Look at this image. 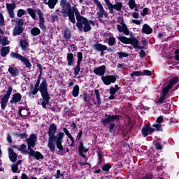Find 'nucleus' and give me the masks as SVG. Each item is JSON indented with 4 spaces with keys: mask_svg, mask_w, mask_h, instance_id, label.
Returning <instances> with one entry per match:
<instances>
[{
    "mask_svg": "<svg viewBox=\"0 0 179 179\" xmlns=\"http://www.w3.org/2000/svg\"><path fill=\"white\" fill-rule=\"evenodd\" d=\"M57 134V126L55 124L52 123L50 124L48 131V147L49 148L50 152H55V143L56 148L59 150L57 155H64V145L62 143L64 142V138L65 137V134L64 132H59L57 136L55 135Z\"/></svg>",
    "mask_w": 179,
    "mask_h": 179,
    "instance_id": "1",
    "label": "nucleus"
},
{
    "mask_svg": "<svg viewBox=\"0 0 179 179\" xmlns=\"http://www.w3.org/2000/svg\"><path fill=\"white\" fill-rule=\"evenodd\" d=\"M70 0H61L60 1V6L62 7L61 13H62L63 17H68L71 22V23H76V20L78 22V19H82V15H80V13H79V10L76 8V6L71 7ZM75 15L76 18L75 19Z\"/></svg>",
    "mask_w": 179,
    "mask_h": 179,
    "instance_id": "2",
    "label": "nucleus"
},
{
    "mask_svg": "<svg viewBox=\"0 0 179 179\" xmlns=\"http://www.w3.org/2000/svg\"><path fill=\"white\" fill-rule=\"evenodd\" d=\"M37 135L35 134H31L29 138H27V150H25L26 153L29 154V159L30 157H34L36 160L44 159V155L39 151H35L34 148H36V143H37Z\"/></svg>",
    "mask_w": 179,
    "mask_h": 179,
    "instance_id": "3",
    "label": "nucleus"
},
{
    "mask_svg": "<svg viewBox=\"0 0 179 179\" xmlns=\"http://www.w3.org/2000/svg\"><path fill=\"white\" fill-rule=\"evenodd\" d=\"M121 118V115H111V114H105V118L101 120V122L103 127L109 126L108 131L110 134L115 129V122H120Z\"/></svg>",
    "mask_w": 179,
    "mask_h": 179,
    "instance_id": "4",
    "label": "nucleus"
},
{
    "mask_svg": "<svg viewBox=\"0 0 179 179\" xmlns=\"http://www.w3.org/2000/svg\"><path fill=\"white\" fill-rule=\"evenodd\" d=\"M27 12L29 15H30L31 17L34 20H38V19L36 18V13L39 16V22L38 26L43 31H45L47 30V27H45V19H44V14L40 8L33 9V8H28Z\"/></svg>",
    "mask_w": 179,
    "mask_h": 179,
    "instance_id": "5",
    "label": "nucleus"
},
{
    "mask_svg": "<svg viewBox=\"0 0 179 179\" xmlns=\"http://www.w3.org/2000/svg\"><path fill=\"white\" fill-rule=\"evenodd\" d=\"M30 92L28 93L29 97H31V96H36L38 92H40L41 95V92H46V93L48 92V84H47V79L43 78L41 83L39 84H35L33 85V84L30 85Z\"/></svg>",
    "mask_w": 179,
    "mask_h": 179,
    "instance_id": "6",
    "label": "nucleus"
},
{
    "mask_svg": "<svg viewBox=\"0 0 179 179\" xmlns=\"http://www.w3.org/2000/svg\"><path fill=\"white\" fill-rule=\"evenodd\" d=\"M119 41H121L123 44H131L134 50H143L145 49V46L139 45V41L134 37V36L131 34L130 38H127L126 36H119Z\"/></svg>",
    "mask_w": 179,
    "mask_h": 179,
    "instance_id": "7",
    "label": "nucleus"
},
{
    "mask_svg": "<svg viewBox=\"0 0 179 179\" xmlns=\"http://www.w3.org/2000/svg\"><path fill=\"white\" fill-rule=\"evenodd\" d=\"M76 27H78L80 31H85L87 33V31H90L92 30V26L89 23V20L85 17H81V19H78V22H76Z\"/></svg>",
    "mask_w": 179,
    "mask_h": 179,
    "instance_id": "8",
    "label": "nucleus"
},
{
    "mask_svg": "<svg viewBox=\"0 0 179 179\" xmlns=\"http://www.w3.org/2000/svg\"><path fill=\"white\" fill-rule=\"evenodd\" d=\"M10 57L13 59H18L19 61H21V62H23L26 68H31V63H30V60H29V59H27L24 56L21 55L18 52H11L10 53Z\"/></svg>",
    "mask_w": 179,
    "mask_h": 179,
    "instance_id": "9",
    "label": "nucleus"
},
{
    "mask_svg": "<svg viewBox=\"0 0 179 179\" xmlns=\"http://www.w3.org/2000/svg\"><path fill=\"white\" fill-rule=\"evenodd\" d=\"M117 23H120V24L122 25H117V29L119 33H123L125 36H129V29H128V27H127V24L124 22V17L119 16L117 17Z\"/></svg>",
    "mask_w": 179,
    "mask_h": 179,
    "instance_id": "10",
    "label": "nucleus"
},
{
    "mask_svg": "<svg viewBox=\"0 0 179 179\" xmlns=\"http://www.w3.org/2000/svg\"><path fill=\"white\" fill-rule=\"evenodd\" d=\"M13 90V88H12V86H9L8 87L6 94L1 99V110H5V108H6V106H8V102L9 101V99L10 98V95L12 94Z\"/></svg>",
    "mask_w": 179,
    "mask_h": 179,
    "instance_id": "11",
    "label": "nucleus"
},
{
    "mask_svg": "<svg viewBox=\"0 0 179 179\" xmlns=\"http://www.w3.org/2000/svg\"><path fill=\"white\" fill-rule=\"evenodd\" d=\"M117 75H108L101 77V80L106 86H110V83H115L117 82Z\"/></svg>",
    "mask_w": 179,
    "mask_h": 179,
    "instance_id": "12",
    "label": "nucleus"
},
{
    "mask_svg": "<svg viewBox=\"0 0 179 179\" xmlns=\"http://www.w3.org/2000/svg\"><path fill=\"white\" fill-rule=\"evenodd\" d=\"M77 64L74 67V75L75 76H78L79 75V72H80V64L83 61V53L81 52H78L77 53Z\"/></svg>",
    "mask_w": 179,
    "mask_h": 179,
    "instance_id": "13",
    "label": "nucleus"
},
{
    "mask_svg": "<svg viewBox=\"0 0 179 179\" xmlns=\"http://www.w3.org/2000/svg\"><path fill=\"white\" fill-rule=\"evenodd\" d=\"M155 131V129L150 127V125L145 124L142 127L141 134L144 138H146L148 135H152Z\"/></svg>",
    "mask_w": 179,
    "mask_h": 179,
    "instance_id": "14",
    "label": "nucleus"
},
{
    "mask_svg": "<svg viewBox=\"0 0 179 179\" xmlns=\"http://www.w3.org/2000/svg\"><path fill=\"white\" fill-rule=\"evenodd\" d=\"M41 96L43 99V101L41 103L43 108H45L47 105L50 104V100H51V97H50V94L46 92H41Z\"/></svg>",
    "mask_w": 179,
    "mask_h": 179,
    "instance_id": "15",
    "label": "nucleus"
},
{
    "mask_svg": "<svg viewBox=\"0 0 179 179\" xmlns=\"http://www.w3.org/2000/svg\"><path fill=\"white\" fill-rule=\"evenodd\" d=\"M8 13L11 19H15V8H16V3H6V4Z\"/></svg>",
    "mask_w": 179,
    "mask_h": 179,
    "instance_id": "16",
    "label": "nucleus"
},
{
    "mask_svg": "<svg viewBox=\"0 0 179 179\" xmlns=\"http://www.w3.org/2000/svg\"><path fill=\"white\" fill-rule=\"evenodd\" d=\"M89 152V148H85V145H83V142H80L78 145V155L83 159H86V155L84 153H87Z\"/></svg>",
    "mask_w": 179,
    "mask_h": 179,
    "instance_id": "17",
    "label": "nucleus"
},
{
    "mask_svg": "<svg viewBox=\"0 0 179 179\" xmlns=\"http://www.w3.org/2000/svg\"><path fill=\"white\" fill-rule=\"evenodd\" d=\"M18 115L20 117H29L30 115V110L24 106H20L18 109Z\"/></svg>",
    "mask_w": 179,
    "mask_h": 179,
    "instance_id": "18",
    "label": "nucleus"
},
{
    "mask_svg": "<svg viewBox=\"0 0 179 179\" xmlns=\"http://www.w3.org/2000/svg\"><path fill=\"white\" fill-rule=\"evenodd\" d=\"M93 72L97 76H101V78H103V76H104L106 74V66L102 65L99 67H96L94 69Z\"/></svg>",
    "mask_w": 179,
    "mask_h": 179,
    "instance_id": "19",
    "label": "nucleus"
},
{
    "mask_svg": "<svg viewBox=\"0 0 179 179\" xmlns=\"http://www.w3.org/2000/svg\"><path fill=\"white\" fill-rule=\"evenodd\" d=\"M22 101V94L19 92H16L13 94L12 99L10 101V104H16V103H19Z\"/></svg>",
    "mask_w": 179,
    "mask_h": 179,
    "instance_id": "20",
    "label": "nucleus"
},
{
    "mask_svg": "<svg viewBox=\"0 0 179 179\" xmlns=\"http://www.w3.org/2000/svg\"><path fill=\"white\" fill-rule=\"evenodd\" d=\"M67 65L69 66H73L75 65V57L73 56V53L69 52L67 53Z\"/></svg>",
    "mask_w": 179,
    "mask_h": 179,
    "instance_id": "21",
    "label": "nucleus"
},
{
    "mask_svg": "<svg viewBox=\"0 0 179 179\" xmlns=\"http://www.w3.org/2000/svg\"><path fill=\"white\" fill-rule=\"evenodd\" d=\"M8 156L10 162L15 163L17 160V154L13 151V148H8Z\"/></svg>",
    "mask_w": 179,
    "mask_h": 179,
    "instance_id": "22",
    "label": "nucleus"
},
{
    "mask_svg": "<svg viewBox=\"0 0 179 179\" xmlns=\"http://www.w3.org/2000/svg\"><path fill=\"white\" fill-rule=\"evenodd\" d=\"M8 71L14 78L19 76V73H20V70L17 67H9Z\"/></svg>",
    "mask_w": 179,
    "mask_h": 179,
    "instance_id": "23",
    "label": "nucleus"
},
{
    "mask_svg": "<svg viewBox=\"0 0 179 179\" xmlns=\"http://www.w3.org/2000/svg\"><path fill=\"white\" fill-rule=\"evenodd\" d=\"M93 47L96 51H98V52L101 51H107V45H103L101 43H95L94 44Z\"/></svg>",
    "mask_w": 179,
    "mask_h": 179,
    "instance_id": "24",
    "label": "nucleus"
},
{
    "mask_svg": "<svg viewBox=\"0 0 179 179\" xmlns=\"http://www.w3.org/2000/svg\"><path fill=\"white\" fill-rule=\"evenodd\" d=\"M23 31H24V28H23V27L15 26L13 29V36L14 37H16V36H20Z\"/></svg>",
    "mask_w": 179,
    "mask_h": 179,
    "instance_id": "25",
    "label": "nucleus"
},
{
    "mask_svg": "<svg viewBox=\"0 0 179 179\" xmlns=\"http://www.w3.org/2000/svg\"><path fill=\"white\" fill-rule=\"evenodd\" d=\"M99 20H101L103 17H108V14L104 10V8H100L99 12L96 13Z\"/></svg>",
    "mask_w": 179,
    "mask_h": 179,
    "instance_id": "26",
    "label": "nucleus"
},
{
    "mask_svg": "<svg viewBox=\"0 0 179 179\" xmlns=\"http://www.w3.org/2000/svg\"><path fill=\"white\" fill-rule=\"evenodd\" d=\"M20 45L22 51H29V42L24 39L20 40Z\"/></svg>",
    "mask_w": 179,
    "mask_h": 179,
    "instance_id": "27",
    "label": "nucleus"
},
{
    "mask_svg": "<svg viewBox=\"0 0 179 179\" xmlns=\"http://www.w3.org/2000/svg\"><path fill=\"white\" fill-rule=\"evenodd\" d=\"M142 33L144 34H152L153 29L148 24H144L142 28Z\"/></svg>",
    "mask_w": 179,
    "mask_h": 179,
    "instance_id": "28",
    "label": "nucleus"
},
{
    "mask_svg": "<svg viewBox=\"0 0 179 179\" xmlns=\"http://www.w3.org/2000/svg\"><path fill=\"white\" fill-rule=\"evenodd\" d=\"M73 110H69V108L64 107L63 110V117L66 118V117H73L75 114L73 113Z\"/></svg>",
    "mask_w": 179,
    "mask_h": 179,
    "instance_id": "29",
    "label": "nucleus"
},
{
    "mask_svg": "<svg viewBox=\"0 0 179 179\" xmlns=\"http://www.w3.org/2000/svg\"><path fill=\"white\" fill-rule=\"evenodd\" d=\"M45 5H48L50 9H54L55 5L58 3V0H43Z\"/></svg>",
    "mask_w": 179,
    "mask_h": 179,
    "instance_id": "30",
    "label": "nucleus"
},
{
    "mask_svg": "<svg viewBox=\"0 0 179 179\" xmlns=\"http://www.w3.org/2000/svg\"><path fill=\"white\" fill-rule=\"evenodd\" d=\"M0 51L1 57H5L8 55V54H9V52H10V47H2Z\"/></svg>",
    "mask_w": 179,
    "mask_h": 179,
    "instance_id": "31",
    "label": "nucleus"
},
{
    "mask_svg": "<svg viewBox=\"0 0 179 179\" xmlns=\"http://www.w3.org/2000/svg\"><path fill=\"white\" fill-rule=\"evenodd\" d=\"M94 93L96 99V106L97 107H100V106H101V98H100V91L97 89H95Z\"/></svg>",
    "mask_w": 179,
    "mask_h": 179,
    "instance_id": "32",
    "label": "nucleus"
},
{
    "mask_svg": "<svg viewBox=\"0 0 179 179\" xmlns=\"http://www.w3.org/2000/svg\"><path fill=\"white\" fill-rule=\"evenodd\" d=\"M179 78L178 76H175L172 79H171L169 82L168 86L171 89L174 86V85H177L178 83Z\"/></svg>",
    "mask_w": 179,
    "mask_h": 179,
    "instance_id": "33",
    "label": "nucleus"
},
{
    "mask_svg": "<svg viewBox=\"0 0 179 179\" xmlns=\"http://www.w3.org/2000/svg\"><path fill=\"white\" fill-rule=\"evenodd\" d=\"M64 38L65 40H71L72 34H71V29L69 28H65L64 30Z\"/></svg>",
    "mask_w": 179,
    "mask_h": 179,
    "instance_id": "34",
    "label": "nucleus"
},
{
    "mask_svg": "<svg viewBox=\"0 0 179 179\" xmlns=\"http://www.w3.org/2000/svg\"><path fill=\"white\" fill-rule=\"evenodd\" d=\"M41 34V31L38 27H34L31 29V34H32L34 37L40 36Z\"/></svg>",
    "mask_w": 179,
    "mask_h": 179,
    "instance_id": "35",
    "label": "nucleus"
},
{
    "mask_svg": "<svg viewBox=\"0 0 179 179\" xmlns=\"http://www.w3.org/2000/svg\"><path fill=\"white\" fill-rule=\"evenodd\" d=\"M120 89H121V87H120L118 85H115V87H111L109 89V93L110 94H115V93H117Z\"/></svg>",
    "mask_w": 179,
    "mask_h": 179,
    "instance_id": "36",
    "label": "nucleus"
},
{
    "mask_svg": "<svg viewBox=\"0 0 179 179\" xmlns=\"http://www.w3.org/2000/svg\"><path fill=\"white\" fill-rule=\"evenodd\" d=\"M72 96L73 97H78L79 96V85H76L73 87V91H72Z\"/></svg>",
    "mask_w": 179,
    "mask_h": 179,
    "instance_id": "37",
    "label": "nucleus"
},
{
    "mask_svg": "<svg viewBox=\"0 0 179 179\" xmlns=\"http://www.w3.org/2000/svg\"><path fill=\"white\" fill-rule=\"evenodd\" d=\"M112 7L117 12H120L121 9H122V2H117L114 5L112 4Z\"/></svg>",
    "mask_w": 179,
    "mask_h": 179,
    "instance_id": "38",
    "label": "nucleus"
},
{
    "mask_svg": "<svg viewBox=\"0 0 179 179\" xmlns=\"http://www.w3.org/2000/svg\"><path fill=\"white\" fill-rule=\"evenodd\" d=\"M101 151L97 152V156H98V162L97 166H101L103 164V162H104L105 159H103V156L101 155Z\"/></svg>",
    "mask_w": 179,
    "mask_h": 179,
    "instance_id": "39",
    "label": "nucleus"
},
{
    "mask_svg": "<svg viewBox=\"0 0 179 179\" xmlns=\"http://www.w3.org/2000/svg\"><path fill=\"white\" fill-rule=\"evenodd\" d=\"M15 136H17V138H20V139H26V142H27V139H29L26 133H17Z\"/></svg>",
    "mask_w": 179,
    "mask_h": 179,
    "instance_id": "40",
    "label": "nucleus"
},
{
    "mask_svg": "<svg viewBox=\"0 0 179 179\" xmlns=\"http://www.w3.org/2000/svg\"><path fill=\"white\" fill-rule=\"evenodd\" d=\"M110 169H111V165L110 164H105L102 166V170L104 173H109Z\"/></svg>",
    "mask_w": 179,
    "mask_h": 179,
    "instance_id": "41",
    "label": "nucleus"
},
{
    "mask_svg": "<svg viewBox=\"0 0 179 179\" xmlns=\"http://www.w3.org/2000/svg\"><path fill=\"white\" fill-rule=\"evenodd\" d=\"M153 128H155L156 131L158 132H162L163 131V126H162V124H154L152 125Z\"/></svg>",
    "mask_w": 179,
    "mask_h": 179,
    "instance_id": "42",
    "label": "nucleus"
},
{
    "mask_svg": "<svg viewBox=\"0 0 179 179\" xmlns=\"http://www.w3.org/2000/svg\"><path fill=\"white\" fill-rule=\"evenodd\" d=\"M37 68H38L40 72V74L38 75L37 80H41V75H43V66L37 63Z\"/></svg>",
    "mask_w": 179,
    "mask_h": 179,
    "instance_id": "43",
    "label": "nucleus"
},
{
    "mask_svg": "<svg viewBox=\"0 0 179 179\" xmlns=\"http://www.w3.org/2000/svg\"><path fill=\"white\" fill-rule=\"evenodd\" d=\"M117 55L119 56L120 59H122L123 58H127L129 57L128 53H125L124 52H118Z\"/></svg>",
    "mask_w": 179,
    "mask_h": 179,
    "instance_id": "44",
    "label": "nucleus"
},
{
    "mask_svg": "<svg viewBox=\"0 0 179 179\" xmlns=\"http://www.w3.org/2000/svg\"><path fill=\"white\" fill-rule=\"evenodd\" d=\"M115 44V38L114 36H110L108 39V45L113 47Z\"/></svg>",
    "mask_w": 179,
    "mask_h": 179,
    "instance_id": "45",
    "label": "nucleus"
},
{
    "mask_svg": "<svg viewBox=\"0 0 179 179\" xmlns=\"http://www.w3.org/2000/svg\"><path fill=\"white\" fill-rule=\"evenodd\" d=\"M26 15V10L20 8L17 10V17H22V16H24Z\"/></svg>",
    "mask_w": 179,
    "mask_h": 179,
    "instance_id": "46",
    "label": "nucleus"
},
{
    "mask_svg": "<svg viewBox=\"0 0 179 179\" xmlns=\"http://www.w3.org/2000/svg\"><path fill=\"white\" fill-rule=\"evenodd\" d=\"M136 3L135 2V0H131L129 1V6L130 9L134 10L135 8H136Z\"/></svg>",
    "mask_w": 179,
    "mask_h": 179,
    "instance_id": "47",
    "label": "nucleus"
},
{
    "mask_svg": "<svg viewBox=\"0 0 179 179\" xmlns=\"http://www.w3.org/2000/svg\"><path fill=\"white\" fill-rule=\"evenodd\" d=\"M64 176L65 175L64 173H61V171L59 169L57 170L55 176L56 179L64 178Z\"/></svg>",
    "mask_w": 179,
    "mask_h": 179,
    "instance_id": "48",
    "label": "nucleus"
},
{
    "mask_svg": "<svg viewBox=\"0 0 179 179\" xmlns=\"http://www.w3.org/2000/svg\"><path fill=\"white\" fill-rule=\"evenodd\" d=\"M170 89H171V88L170 87H169V85L164 87L162 90V94L164 96H167V94H169V92H170Z\"/></svg>",
    "mask_w": 179,
    "mask_h": 179,
    "instance_id": "49",
    "label": "nucleus"
},
{
    "mask_svg": "<svg viewBox=\"0 0 179 179\" xmlns=\"http://www.w3.org/2000/svg\"><path fill=\"white\" fill-rule=\"evenodd\" d=\"M2 45H9L10 42L8 40V37L5 36L1 39Z\"/></svg>",
    "mask_w": 179,
    "mask_h": 179,
    "instance_id": "50",
    "label": "nucleus"
},
{
    "mask_svg": "<svg viewBox=\"0 0 179 179\" xmlns=\"http://www.w3.org/2000/svg\"><path fill=\"white\" fill-rule=\"evenodd\" d=\"M141 76H152V71L144 70L143 71H141Z\"/></svg>",
    "mask_w": 179,
    "mask_h": 179,
    "instance_id": "51",
    "label": "nucleus"
},
{
    "mask_svg": "<svg viewBox=\"0 0 179 179\" xmlns=\"http://www.w3.org/2000/svg\"><path fill=\"white\" fill-rule=\"evenodd\" d=\"M134 76H142V71H134L131 73L130 78H134Z\"/></svg>",
    "mask_w": 179,
    "mask_h": 179,
    "instance_id": "52",
    "label": "nucleus"
},
{
    "mask_svg": "<svg viewBox=\"0 0 179 179\" xmlns=\"http://www.w3.org/2000/svg\"><path fill=\"white\" fill-rule=\"evenodd\" d=\"M11 170L13 173H17V171L19 170V166L17 164H14L11 166Z\"/></svg>",
    "mask_w": 179,
    "mask_h": 179,
    "instance_id": "53",
    "label": "nucleus"
},
{
    "mask_svg": "<svg viewBox=\"0 0 179 179\" xmlns=\"http://www.w3.org/2000/svg\"><path fill=\"white\" fill-rule=\"evenodd\" d=\"M141 179H153V174L151 173H148L145 175L144 177L141 178Z\"/></svg>",
    "mask_w": 179,
    "mask_h": 179,
    "instance_id": "54",
    "label": "nucleus"
},
{
    "mask_svg": "<svg viewBox=\"0 0 179 179\" xmlns=\"http://www.w3.org/2000/svg\"><path fill=\"white\" fill-rule=\"evenodd\" d=\"M71 127H72V130L74 132H78V125H76V123H75V122H71Z\"/></svg>",
    "mask_w": 179,
    "mask_h": 179,
    "instance_id": "55",
    "label": "nucleus"
},
{
    "mask_svg": "<svg viewBox=\"0 0 179 179\" xmlns=\"http://www.w3.org/2000/svg\"><path fill=\"white\" fill-rule=\"evenodd\" d=\"M5 24V17H3V15L0 13V26H3Z\"/></svg>",
    "mask_w": 179,
    "mask_h": 179,
    "instance_id": "56",
    "label": "nucleus"
},
{
    "mask_svg": "<svg viewBox=\"0 0 179 179\" xmlns=\"http://www.w3.org/2000/svg\"><path fill=\"white\" fill-rule=\"evenodd\" d=\"M23 24H24V22H23L22 19H19L17 22V27H23Z\"/></svg>",
    "mask_w": 179,
    "mask_h": 179,
    "instance_id": "57",
    "label": "nucleus"
},
{
    "mask_svg": "<svg viewBox=\"0 0 179 179\" xmlns=\"http://www.w3.org/2000/svg\"><path fill=\"white\" fill-rule=\"evenodd\" d=\"M26 148H27V146H26V144H22L20 145V148H18V150L20 152H24L26 153V150H24Z\"/></svg>",
    "mask_w": 179,
    "mask_h": 179,
    "instance_id": "58",
    "label": "nucleus"
},
{
    "mask_svg": "<svg viewBox=\"0 0 179 179\" xmlns=\"http://www.w3.org/2000/svg\"><path fill=\"white\" fill-rule=\"evenodd\" d=\"M69 139H70V141H71V143L69 145V146H71V148H73V146H75V139L73 138V137L71 136H70L69 137H68Z\"/></svg>",
    "mask_w": 179,
    "mask_h": 179,
    "instance_id": "59",
    "label": "nucleus"
},
{
    "mask_svg": "<svg viewBox=\"0 0 179 179\" xmlns=\"http://www.w3.org/2000/svg\"><path fill=\"white\" fill-rule=\"evenodd\" d=\"M155 149H157V150H162V149H163V145L162 144H160L159 143H155Z\"/></svg>",
    "mask_w": 179,
    "mask_h": 179,
    "instance_id": "60",
    "label": "nucleus"
},
{
    "mask_svg": "<svg viewBox=\"0 0 179 179\" xmlns=\"http://www.w3.org/2000/svg\"><path fill=\"white\" fill-rule=\"evenodd\" d=\"M63 132H64L65 135L69 138L71 136V133H69V130L66 129V127L63 128Z\"/></svg>",
    "mask_w": 179,
    "mask_h": 179,
    "instance_id": "61",
    "label": "nucleus"
},
{
    "mask_svg": "<svg viewBox=\"0 0 179 179\" xmlns=\"http://www.w3.org/2000/svg\"><path fill=\"white\" fill-rule=\"evenodd\" d=\"M149 12V8H144L143 9V12L141 13V16H146Z\"/></svg>",
    "mask_w": 179,
    "mask_h": 179,
    "instance_id": "62",
    "label": "nucleus"
},
{
    "mask_svg": "<svg viewBox=\"0 0 179 179\" xmlns=\"http://www.w3.org/2000/svg\"><path fill=\"white\" fill-rule=\"evenodd\" d=\"M164 120V119L163 118V116H159L156 120V122H157V124H162V122H163Z\"/></svg>",
    "mask_w": 179,
    "mask_h": 179,
    "instance_id": "63",
    "label": "nucleus"
},
{
    "mask_svg": "<svg viewBox=\"0 0 179 179\" xmlns=\"http://www.w3.org/2000/svg\"><path fill=\"white\" fill-rule=\"evenodd\" d=\"M82 135H83V134L82 130H80L77 134L76 141H80V139H82Z\"/></svg>",
    "mask_w": 179,
    "mask_h": 179,
    "instance_id": "64",
    "label": "nucleus"
}]
</instances>
